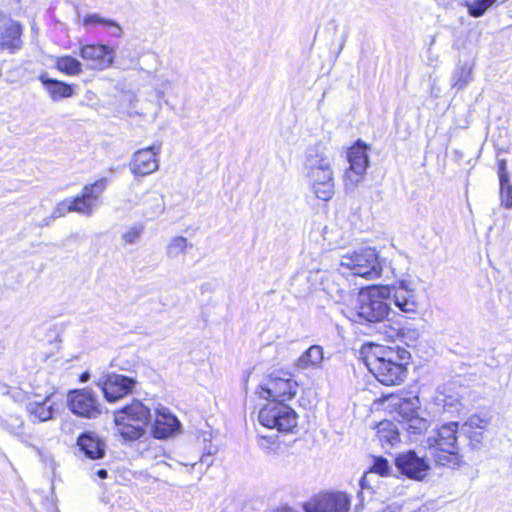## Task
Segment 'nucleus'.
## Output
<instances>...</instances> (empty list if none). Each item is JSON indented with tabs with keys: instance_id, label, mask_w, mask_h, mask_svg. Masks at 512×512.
I'll return each mask as SVG.
<instances>
[{
	"instance_id": "f257e3e1",
	"label": "nucleus",
	"mask_w": 512,
	"mask_h": 512,
	"mask_svg": "<svg viewBox=\"0 0 512 512\" xmlns=\"http://www.w3.org/2000/svg\"><path fill=\"white\" fill-rule=\"evenodd\" d=\"M389 300L400 312L416 314L419 297L411 281L398 280L392 286L371 287L358 295L355 308V322L381 324L392 313Z\"/></svg>"
},
{
	"instance_id": "f03ea898",
	"label": "nucleus",
	"mask_w": 512,
	"mask_h": 512,
	"mask_svg": "<svg viewBox=\"0 0 512 512\" xmlns=\"http://www.w3.org/2000/svg\"><path fill=\"white\" fill-rule=\"evenodd\" d=\"M410 353L403 348L377 347L369 354L365 363L368 370L383 385L395 386L404 382L407 377L406 365Z\"/></svg>"
},
{
	"instance_id": "7ed1b4c3",
	"label": "nucleus",
	"mask_w": 512,
	"mask_h": 512,
	"mask_svg": "<svg viewBox=\"0 0 512 512\" xmlns=\"http://www.w3.org/2000/svg\"><path fill=\"white\" fill-rule=\"evenodd\" d=\"M151 420L150 408L139 400H134L114 413L117 433L127 441H135L143 437Z\"/></svg>"
},
{
	"instance_id": "20e7f679",
	"label": "nucleus",
	"mask_w": 512,
	"mask_h": 512,
	"mask_svg": "<svg viewBox=\"0 0 512 512\" xmlns=\"http://www.w3.org/2000/svg\"><path fill=\"white\" fill-rule=\"evenodd\" d=\"M341 266L352 271L356 276L375 279L381 276L382 265L376 249L361 248L350 254L343 255Z\"/></svg>"
},
{
	"instance_id": "39448f33",
	"label": "nucleus",
	"mask_w": 512,
	"mask_h": 512,
	"mask_svg": "<svg viewBox=\"0 0 512 512\" xmlns=\"http://www.w3.org/2000/svg\"><path fill=\"white\" fill-rule=\"evenodd\" d=\"M261 425L279 432H292L297 426V414L293 408L283 402L269 401L258 414Z\"/></svg>"
},
{
	"instance_id": "423d86ee",
	"label": "nucleus",
	"mask_w": 512,
	"mask_h": 512,
	"mask_svg": "<svg viewBox=\"0 0 512 512\" xmlns=\"http://www.w3.org/2000/svg\"><path fill=\"white\" fill-rule=\"evenodd\" d=\"M298 384L292 375L286 372H274L260 384L256 394L263 399L285 403L297 394Z\"/></svg>"
},
{
	"instance_id": "0eeeda50",
	"label": "nucleus",
	"mask_w": 512,
	"mask_h": 512,
	"mask_svg": "<svg viewBox=\"0 0 512 512\" xmlns=\"http://www.w3.org/2000/svg\"><path fill=\"white\" fill-rule=\"evenodd\" d=\"M67 405L70 411L79 417L94 419L101 414L97 394L88 388L69 391Z\"/></svg>"
},
{
	"instance_id": "6e6552de",
	"label": "nucleus",
	"mask_w": 512,
	"mask_h": 512,
	"mask_svg": "<svg viewBox=\"0 0 512 512\" xmlns=\"http://www.w3.org/2000/svg\"><path fill=\"white\" fill-rule=\"evenodd\" d=\"M107 185L108 178L106 177L100 178L93 183L86 184L80 195L74 198L70 197L73 212L86 217L92 216L99 206L98 201L102 193L106 190Z\"/></svg>"
},
{
	"instance_id": "1a4fd4ad",
	"label": "nucleus",
	"mask_w": 512,
	"mask_h": 512,
	"mask_svg": "<svg viewBox=\"0 0 512 512\" xmlns=\"http://www.w3.org/2000/svg\"><path fill=\"white\" fill-rule=\"evenodd\" d=\"M137 384L136 379L122 374L110 373L96 382L108 402H115L131 394Z\"/></svg>"
},
{
	"instance_id": "9d476101",
	"label": "nucleus",
	"mask_w": 512,
	"mask_h": 512,
	"mask_svg": "<svg viewBox=\"0 0 512 512\" xmlns=\"http://www.w3.org/2000/svg\"><path fill=\"white\" fill-rule=\"evenodd\" d=\"M492 420L489 412H480L471 415L462 425L456 421H450V434H453V440L456 442L457 434H464L476 443H481L483 431L487 429ZM452 435H450V439Z\"/></svg>"
},
{
	"instance_id": "9b49d317",
	"label": "nucleus",
	"mask_w": 512,
	"mask_h": 512,
	"mask_svg": "<svg viewBox=\"0 0 512 512\" xmlns=\"http://www.w3.org/2000/svg\"><path fill=\"white\" fill-rule=\"evenodd\" d=\"M305 512H348L350 497L344 492L322 493L303 505Z\"/></svg>"
},
{
	"instance_id": "f8f14e48",
	"label": "nucleus",
	"mask_w": 512,
	"mask_h": 512,
	"mask_svg": "<svg viewBox=\"0 0 512 512\" xmlns=\"http://www.w3.org/2000/svg\"><path fill=\"white\" fill-rule=\"evenodd\" d=\"M347 158L350 166L344 175L345 187L346 189H354L361 182L369 165L367 147L358 144L350 148L347 152Z\"/></svg>"
},
{
	"instance_id": "ddd939ff",
	"label": "nucleus",
	"mask_w": 512,
	"mask_h": 512,
	"mask_svg": "<svg viewBox=\"0 0 512 512\" xmlns=\"http://www.w3.org/2000/svg\"><path fill=\"white\" fill-rule=\"evenodd\" d=\"M398 471L412 480H423L430 466L424 456H419L414 450L400 453L395 458Z\"/></svg>"
},
{
	"instance_id": "4468645a",
	"label": "nucleus",
	"mask_w": 512,
	"mask_h": 512,
	"mask_svg": "<svg viewBox=\"0 0 512 512\" xmlns=\"http://www.w3.org/2000/svg\"><path fill=\"white\" fill-rule=\"evenodd\" d=\"M427 451L440 466L448 464V424L435 426L427 437Z\"/></svg>"
},
{
	"instance_id": "2eb2a0df",
	"label": "nucleus",
	"mask_w": 512,
	"mask_h": 512,
	"mask_svg": "<svg viewBox=\"0 0 512 512\" xmlns=\"http://www.w3.org/2000/svg\"><path fill=\"white\" fill-rule=\"evenodd\" d=\"M161 145L154 144L150 147L140 149L133 155L130 169L135 176H147L159 168L157 156L160 154Z\"/></svg>"
},
{
	"instance_id": "dca6fc26",
	"label": "nucleus",
	"mask_w": 512,
	"mask_h": 512,
	"mask_svg": "<svg viewBox=\"0 0 512 512\" xmlns=\"http://www.w3.org/2000/svg\"><path fill=\"white\" fill-rule=\"evenodd\" d=\"M80 57L87 62V66L94 70H104L113 63L115 52L103 44H88L80 49Z\"/></svg>"
},
{
	"instance_id": "f3484780",
	"label": "nucleus",
	"mask_w": 512,
	"mask_h": 512,
	"mask_svg": "<svg viewBox=\"0 0 512 512\" xmlns=\"http://www.w3.org/2000/svg\"><path fill=\"white\" fill-rule=\"evenodd\" d=\"M315 196L323 201L330 200L335 193L333 169H325L305 174Z\"/></svg>"
},
{
	"instance_id": "a211bd4d",
	"label": "nucleus",
	"mask_w": 512,
	"mask_h": 512,
	"mask_svg": "<svg viewBox=\"0 0 512 512\" xmlns=\"http://www.w3.org/2000/svg\"><path fill=\"white\" fill-rule=\"evenodd\" d=\"M181 423L167 408L156 410V417L152 425V434L157 439H167L179 433Z\"/></svg>"
},
{
	"instance_id": "6ab92c4d",
	"label": "nucleus",
	"mask_w": 512,
	"mask_h": 512,
	"mask_svg": "<svg viewBox=\"0 0 512 512\" xmlns=\"http://www.w3.org/2000/svg\"><path fill=\"white\" fill-rule=\"evenodd\" d=\"M22 26L9 19L0 25V50L14 54L22 48Z\"/></svg>"
},
{
	"instance_id": "aec40b11",
	"label": "nucleus",
	"mask_w": 512,
	"mask_h": 512,
	"mask_svg": "<svg viewBox=\"0 0 512 512\" xmlns=\"http://www.w3.org/2000/svg\"><path fill=\"white\" fill-rule=\"evenodd\" d=\"M324 168H332L326 146L322 143H316L308 147L303 160L304 173L308 174L315 171H322Z\"/></svg>"
},
{
	"instance_id": "412c9836",
	"label": "nucleus",
	"mask_w": 512,
	"mask_h": 512,
	"mask_svg": "<svg viewBox=\"0 0 512 512\" xmlns=\"http://www.w3.org/2000/svg\"><path fill=\"white\" fill-rule=\"evenodd\" d=\"M25 411L31 423H42L52 420L56 413L52 402V394L42 400H33L26 403Z\"/></svg>"
},
{
	"instance_id": "4be33fe9",
	"label": "nucleus",
	"mask_w": 512,
	"mask_h": 512,
	"mask_svg": "<svg viewBox=\"0 0 512 512\" xmlns=\"http://www.w3.org/2000/svg\"><path fill=\"white\" fill-rule=\"evenodd\" d=\"M418 398L413 401L404 402L400 405L399 414L402 415L403 421H400L402 429L411 435L421 434L426 429V420L417 415L415 410Z\"/></svg>"
},
{
	"instance_id": "5701e85b",
	"label": "nucleus",
	"mask_w": 512,
	"mask_h": 512,
	"mask_svg": "<svg viewBox=\"0 0 512 512\" xmlns=\"http://www.w3.org/2000/svg\"><path fill=\"white\" fill-rule=\"evenodd\" d=\"M77 445L90 459H101L105 456L106 444L95 432L86 431L82 433L77 439Z\"/></svg>"
},
{
	"instance_id": "b1692460",
	"label": "nucleus",
	"mask_w": 512,
	"mask_h": 512,
	"mask_svg": "<svg viewBox=\"0 0 512 512\" xmlns=\"http://www.w3.org/2000/svg\"><path fill=\"white\" fill-rule=\"evenodd\" d=\"M474 67V59L470 53H464L453 71L452 87L462 89L473 79L472 71Z\"/></svg>"
},
{
	"instance_id": "393cba45",
	"label": "nucleus",
	"mask_w": 512,
	"mask_h": 512,
	"mask_svg": "<svg viewBox=\"0 0 512 512\" xmlns=\"http://www.w3.org/2000/svg\"><path fill=\"white\" fill-rule=\"evenodd\" d=\"M39 80L53 101L69 98L74 94L73 85L50 78L46 73L41 74Z\"/></svg>"
},
{
	"instance_id": "a878e982",
	"label": "nucleus",
	"mask_w": 512,
	"mask_h": 512,
	"mask_svg": "<svg viewBox=\"0 0 512 512\" xmlns=\"http://www.w3.org/2000/svg\"><path fill=\"white\" fill-rule=\"evenodd\" d=\"M346 280L339 273H326L321 278L323 290L332 298L343 299L346 294Z\"/></svg>"
},
{
	"instance_id": "bb28decb",
	"label": "nucleus",
	"mask_w": 512,
	"mask_h": 512,
	"mask_svg": "<svg viewBox=\"0 0 512 512\" xmlns=\"http://www.w3.org/2000/svg\"><path fill=\"white\" fill-rule=\"evenodd\" d=\"M324 359V350L320 345H312L305 350L296 362L299 369H318Z\"/></svg>"
},
{
	"instance_id": "cd10ccee",
	"label": "nucleus",
	"mask_w": 512,
	"mask_h": 512,
	"mask_svg": "<svg viewBox=\"0 0 512 512\" xmlns=\"http://www.w3.org/2000/svg\"><path fill=\"white\" fill-rule=\"evenodd\" d=\"M56 68L67 75H78L82 72V64L72 56L58 57Z\"/></svg>"
},
{
	"instance_id": "c85d7f7f",
	"label": "nucleus",
	"mask_w": 512,
	"mask_h": 512,
	"mask_svg": "<svg viewBox=\"0 0 512 512\" xmlns=\"http://www.w3.org/2000/svg\"><path fill=\"white\" fill-rule=\"evenodd\" d=\"M24 425L25 422L20 415L9 414L5 418L0 417V426L15 436L22 435Z\"/></svg>"
},
{
	"instance_id": "c756f323",
	"label": "nucleus",
	"mask_w": 512,
	"mask_h": 512,
	"mask_svg": "<svg viewBox=\"0 0 512 512\" xmlns=\"http://www.w3.org/2000/svg\"><path fill=\"white\" fill-rule=\"evenodd\" d=\"M497 0H465L462 4L467 8L471 17L479 18L491 8Z\"/></svg>"
},
{
	"instance_id": "7c9ffc66",
	"label": "nucleus",
	"mask_w": 512,
	"mask_h": 512,
	"mask_svg": "<svg viewBox=\"0 0 512 512\" xmlns=\"http://www.w3.org/2000/svg\"><path fill=\"white\" fill-rule=\"evenodd\" d=\"M193 244L188 242L183 236H175L171 238L166 246V255L168 258H176L180 254L185 253L186 249L192 248Z\"/></svg>"
},
{
	"instance_id": "2f4dec72",
	"label": "nucleus",
	"mask_w": 512,
	"mask_h": 512,
	"mask_svg": "<svg viewBox=\"0 0 512 512\" xmlns=\"http://www.w3.org/2000/svg\"><path fill=\"white\" fill-rule=\"evenodd\" d=\"M378 434L381 441H385L392 446L400 441L399 432L395 429L394 424L389 421L379 424Z\"/></svg>"
},
{
	"instance_id": "473e14b6",
	"label": "nucleus",
	"mask_w": 512,
	"mask_h": 512,
	"mask_svg": "<svg viewBox=\"0 0 512 512\" xmlns=\"http://www.w3.org/2000/svg\"><path fill=\"white\" fill-rule=\"evenodd\" d=\"M91 24H102L107 27L115 28L116 31L113 33V35L116 37H119L122 34V29L116 21L102 18L98 14H89L84 18V25L87 26Z\"/></svg>"
},
{
	"instance_id": "72a5a7b5",
	"label": "nucleus",
	"mask_w": 512,
	"mask_h": 512,
	"mask_svg": "<svg viewBox=\"0 0 512 512\" xmlns=\"http://www.w3.org/2000/svg\"><path fill=\"white\" fill-rule=\"evenodd\" d=\"M147 202H151L152 204L150 210L145 212L147 216L154 217L164 211V197L162 194L158 192H151Z\"/></svg>"
},
{
	"instance_id": "f704fd0d",
	"label": "nucleus",
	"mask_w": 512,
	"mask_h": 512,
	"mask_svg": "<svg viewBox=\"0 0 512 512\" xmlns=\"http://www.w3.org/2000/svg\"><path fill=\"white\" fill-rule=\"evenodd\" d=\"M420 337V333L415 328L401 327L399 340L408 347L415 346L417 340Z\"/></svg>"
},
{
	"instance_id": "c9c22d12",
	"label": "nucleus",
	"mask_w": 512,
	"mask_h": 512,
	"mask_svg": "<svg viewBox=\"0 0 512 512\" xmlns=\"http://www.w3.org/2000/svg\"><path fill=\"white\" fill-rule=\"evenodd\" d=\"M144 230V226L142 224H137L132 227H130L126 232L122 234V240L124 244L131 245L136 243Z\"/></svg>"
},
{
	"instance_id": "e433bc0d",
	"label": "nucleus",
	"mask_w": 512,
	"mask_h": 512,
	"mask_svg": "<svg viewBox=\"0 0 512 512\" xmlns=\"http://www.w3.org/2000/svg\"><path fill=\"white\" fill-rule=\"evenodd\" d=\"M500 182V197L501 202L506 208L512 207V184L510 183V179L499 180Z\"/></svg>"
},
{
	"instance_id": "4c0bfd02",
	"label": "nucleus",
	"mask_w": 512,
	"mask_h": 512,
	"mask_svg": "<svg viewBox=\"0 0 512 512\" xmlns=\"http://www.w3.org/2000/svg\"><path fill=\"white\" fill-rule=\"evenodd\" d=\"M69 212H73L70 197L58 202L53 209L52 215L55 218H59L65 216Z\"/></svg>"
},
{
	"instance_id": "58836bf2",
	"label": "nucleus",
	"mask_w": 512,
	"mask_h": 512,
	"mask_svg": "<svg viewBox=\"0 0 512 512\" xmlns=\"http://www.w3.org/2000/svg\"><path fill=\"white\" fill-rule=\"evenodd\" d=\"M445 391H446L445 386L438 387V389L436 391L434 403L438 407V411H445L446 406L448 405V401H447L448 396L446 395Z\"/></svg>"
},
{
	"instance_id": "ea45409f",
	"label": "nucleus",
	"mask_w": 512,
	"mask_h": 512,
	"mask_svg": "<svg viewBox=\"0 0 512 512\" xmlns=\"http://www.w3.org/2000/svg\"><path fill=\"white\" fill-rule=\"evenodd\" d=\"M389 470L390 466L387 459L383 457H378L375 459L374 464L372 466V472L384 476L389 473Z\"/></svg>"
},
{
	"instance_id": "a19ab883",
	"label": "nucleus",
	"mask_w": 512,
	"mask_h": 512,
	"mask_svg": "<svg viewBox=\"0 0 512 512\" xmlns=\"http://www.w3.org/2000/svg\"><path fill=\"white\" fill-rule=\"evenodd\" d=\"M381 324H382L381 328L383 329V334L385 335V337L387 339H389L391 341L399 340L401 327H399V328L393 327L392 325L386 324L385 321Z\"/></svg>"
},
{
	"instance_id": "79ce46f5",
	"label": "nucleus",
	"mask_w": 512,
	"mask_h": 512,
	"mask_svg": "<svg viewBox=\"0 0 512 512\" xmlns=\"http://www.w3.org/2000/svg\"><path fill=\"white\" fill-rule=\"evenodd\" d=\"M454 449H455V444H454V442L450 441V458H449L450 468L451 467L460 468L462 466V464H464V463L462 462L458 452L455 451Z\"/></svg>"
},
{
	"instance_id": "37998d69",
	"label": "nucleus",
	"mask_w": 512,
	"mask_h": 512,
	"mask_svg": "<svg viewBox=\"0 0 512 512\" xmlns=\"http://www.w3.org/2000/svg\"><path fill=\"white\" fill-rule=\"evenodd\" d=\"M359 485L361 490L358 492V498L360 500V504L362 505L364 502V490H371V487L368 486V475L365 474L359 481Z\"/></svg>"
},
{
	"instance_id": "c03bdc74",
	"label": "nucleus",
	"mask_w": 512,
	"mask_h": 512,
	"mask_svg": "<svg viewBox=\"0 0 512 512\" xmlns=\"http://www.w3.org/2000/svg\"><path fill=\"white\" fill-rule=\"evenodd\" d=\"M498 177H499V180L504 179V181L509 178V173L507 170V162L504 159L498 160Z\"/></svg>"
},
{
	"instance_id": "a18cd8bd",
	"label": "nucleus",
	"mask_w": 512,
	"mask_h": 512,
	"mask_svg": "<svg viewBox=\"0 0 512 512\" xmlns=\"http://www.w3.org/2000/svg\"><path fill=\"white\" fill-rule=\"evenodd\" d=\"M217 452V447L213 446V445H209L207 447L204 448V453L202 455V458H201V462L202 463H208V459L213 456L214 454H216Z\"/></svg>"
},
{
	"instance_id": "49530a36",
	"label": "nucleus",
	"mask_w": 512,
	"mask_h": 512,
	"mask_svg": "<svg viewBox=\"0 0 512 512\" xmlns=\"http://www.w3.org/2000/svg\"><path fill=\"white\" fill-rule=\"evenodd\" d=\"M56 218L53 217V215L51 214L50 216L48 217H45L39 224L38 226L43 228V227H46V226H50L51 223L55 220Z\"/></svg>"
},
{
	"instance_id": "de8ad7c7",
	"label": "nucleus",
	"mask_w": 512,
	"mask_h": 512,
	"mask_svg": "<svg viewBox=\"0 0 512 512\" xmlns=\"http://www.w3.org/2000/svg\"><path fill=\"white\" fill-rule=\"evenodd\" d=\"M273 512H297L296 510H294L293 508L291 507H288V506H282V507H279L277 509H275Z\"/></svg>"
},
{
	"instance_id": "09e8293b",
	"label": "nucleus",
	"mask_w": 512,
	"mask_h": 512,
	"mask_svg": "<svg viewBox=\"0 0 512 512\" xmlns=\"http://www.w3.org/2000/svg\"><path fill=\"white\" fill-rule=\"evenodd\" d=\"M96 474L101 479H106L108 476V472L105 469H99Z\"/></svg>"
},
{
	"instance_id": "8fccbe9b",
	"label": "nucleus",
	"mask_w": 512,
	"mask_h": 512,
	"mask_svg": "<svg viewBox=\"0 0 512 512\" xmlns=\"http://www.w3.org/2000/svg\"><path fill=\"white\" fill-rule=\"evenodd\" d=\"M90 378V374L88 372H84L80 375L81 382H87Z\"/></svg>"
},
{
	"instance_id": "3c124183",
	"label": "nucleus",
	"mask_w": 512,
	"mask_h": 512,
	"mask_svg": "<svg viewBox=\"0 0 512 512\" xmlns=\"http://www.w3.org/2000/svg\"><path fill=\"white\" fill-rule=\"evenodd\" d=\"M439 5H442V6H445L446 5V1L445 0H436Z\"/></svg>"
},
{
	"instance_id": "603ef678",
	"label": "nucleus",
	"mask_w": 512,
	"mask_h": 512,
	"mask_svg": "<svg viewBox=\"0 0 512 512\" xmlns=\"http://www.w3.org/2000/svg\"><path fill=\"white\" fill-rule=\"evenodd\" d=\"M265 440H266V437H261V441H265ZM259 445H260V447L264 448V445H263V443H262V442H260V444H259Z\"/></svg>"
}]
</instances>
